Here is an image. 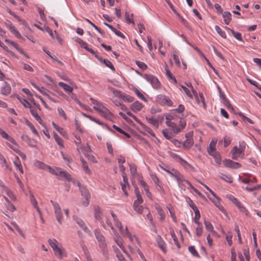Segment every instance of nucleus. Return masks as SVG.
<instances>
[{"label": "nucleus", "instance_id": "f257e3e1", "mask_svg": "<svg viewBox=\"0 0 261 261\" xmlns=\"http://www.w3.org/2000/svg\"><path fill=\"white\" fill-rule=\"evenodd\" d=\"M144 77L152 85L153 88L156 89H159L161 88V84L155 76L151 74H145Z\"/></svg>", "mask_w": 261, "mask_h": 261}, {"label": "nucleus", "instance_id": "f03ea898", "mask_svg": "<svg viewBox=\"0 0 261 261\" xmlns=\"http://www.w3.org/2000/svg\"><path fill=\"white\" fill-rule=\"evenodd\" d=\"M77 185L81 193L82 196H84L86 199V200L83 202V204L85 206H87L89 203L90 194L88 189L82 185L80 182H78Z\"/></svg>", "mask_w": 261, "mask_h": 261}, {"label": "nucleus", "instance_id": "7ed1b4c3", "mask_svg": "<svg viewBox=\"0 0 261 261\" xmlns=\"http://www.w3.org/2000/svg\"><path fill=\"white\" fill-rule=\"evenodd\" d=\"M156 100L161 105L171 106L173 104V102L169 97L163 95H158Z\"/></svg>", "mask_w": 261, "mask_h": 261}, {"label": "nucleus", "instance_id": "20e7f679", "mask_svg": "<svg viewBox=\"0 0 261 261\" xmlns=\"http://www.w3.org/2000/svg\"><path fill=\"white\" fill-rule=\"evenodd\" d=\"M193 132H190L186 135V140L183 143V147L185 149H190L193 145Z\"/></svg>", "mask_w": 261, "mask_h": 261}, {"label": "nucleus", "instance_id": "39448f33", "mask_svg": "<svg viewBox=\"0 0 261 261\" xmlns=\"http://www.w3.org/2000/svg\"><path fill=\"white\" fill-rule=\"evenodd\" d=\"M163 119V117H159L158 118H154L153 116L150 117H146V119L147 122L156 128H158L159 126V122H161Z\"/></svg>", "mask_w": 261, "mask_h": 261}, {"label": "nucleus", "instance_id": "423d86ee", "mask_svg": "<svg viewBox=\"0 0 261 261\" xmlns=\"http://www.w3.org/2000/svg\"><path fill=\"white\" fill-rule=\"evenodd\" d=\"M223 163L225 167L230 168L238 169L241 167V165L240 163L233 162L229 159L224 160Z\"/></svg>", "mask_w": 261, "mask_h": 261}, {"label": "nucleus", "instance_id": "0eeeda50", "mask_svg": "<svg viewBox=\"0 0 261 261\" xmlns=\"http://www.w3.org/2000/svg\"><path fill=\"white\" fill-rule=\"evenodd\" d=\"M245 148V143L244 142H243L241 144H240V148H238L237 146H234L232 149L231 152L232 154H235L240 156L242 154H244Z\"/></svg>", "mask_w": 261, "mask_h": 261}, {"label": "nucleus", "instance_id": "6e6552de", "mask_svg": "<svg viewBox=\"0 0 261 261\" xmlns=\"http://www.w3.org/2000/svg\"><path fill=\"white\" fill-rule=\"evenodd\" d=\"M98 113L107 119L110 120L113 117L112 113L105 107Z\"/></svg>", "mask_w": 261, "mask_h": 261}, {"label": "nucleus", "instance_id": "1a4fd4ad", "mask_svg": "<svg viewBox=\"0 0 261 261\" xmlns=\"http://www.w3.org/2000/svg\"><path fill=\"white\" fill-rule=\"evenodd\" d=\"M94 216L96 219L99 220L101 223L102 225H104L103 222L102 220V211L99 206H95L94 207Z\"/></svg>", "mask_w": 261, "mask_h": 261}, {"label": "nucleus", "instance_id": "9d476101", "mask_svg": "<svg viewBox=\"0 0 261 261\" xmlns=\"http://www.w3.org/2000/svg\"><path fill=\"white\" fill-rule=\"evenodd\" d=\"M156 241L158 247L164 252H166L165 242L161 236L158 235L156 237Z\"/></svg>", "mask_w": 261, "mask_h": 261}, {"label": "nucleus", "instance_id": "9b49d317", "mask_svg": "<svg viewBox=\"0 0 261 261\" xmlns=\"http://www.w3.org/2000/svg\"><path fill=\"white\" fill-rule=\"evenodd\" d=\"M143 107V104L138 101L134 102L130 105V109L134 112L140 111Z\"/></svg>", "mask_w": 261, "mask_h": 261}, {"label": "nucleus", "instance_id": "f8f14e48", "mask_svg": "<svg viewBox=\"0 0 261 261\" xmlns=\"http://www.w3.org/2000/svg\"><path fill=\"white\" fill-rule=\"evenodd\" d=\"M0 135L3 138L7 140L9 142L13 143V144H16V141H15V140L12 137L9 136L5 131L3 130L1 127Z\"/></svg>", "mask_w": 261, "mask_h": 261}, {"label": "nucleus", "instance_id": "ddd939ff", "mask_svg": "<svg viewBox=\"0 0 261 261\" xmlns=\"http://www.w3.org/2000/svg\"><path fill=\"white\" fill-rule=\"evenodd\" d=\"M11 92V87L10 85L7 82L5 83V85L1 89V93L4 95H8Z\"/></svg>", "mask_w": 261, "mask_h": 261}, {"label": "nucleus", "instance_id": "4468645a", "mask_svg": "<svg viewBox=\"0 0 261 261\" xmlns=\"http://www.w3.org/2000/svg\"><path fill=\"white\" fill-rule=\"evenodd\" d=\"M74 219L75 220L76 223L80 226V227L85 232L89 231V230L86 226L85 222L80 218L77 217H74Z\"/></svg>", "mask_w": 261, "mask_h": 261}, {"label": "nucleus", "instance_id": "2eb2a0df", "mask_svg": "<svg viewBox=\"0 0 261 261\" xmlns=\"http://www.w3.org/2000/svg\"><path fill=\"white\" fill-rule=\"evenodd\" d=\"M30 112L35 119L42 125H44L43 121L39 116L36 109L30 108Z\"/></svg>", "mask_w": 261, "mask_h": 261}, {"label": "nucleus", "instance_id": "dca6fc26", "mask_svg": "<svg viewBox=\"0 0 261 261\" xmlns=\"http://www.w3.org/2000/svg\"><path fill=\"white\" fill-rule=\"evenodd\" d=\"M224 21L226 24H229L231 20V14L228 11H224L222 14Z\"/></svg>", "mask_w": 261, "mask_h": 261}, {"label": "nucleus", "instance_id": "f3484780", "mask_svg": "<svg viewBox=\"0 0 261 261\" xmlns=\"http://www.w3.org/2000/svg\"><path fill=\"white\" fill-rule=\"evenodd\" d=\"M34 165L35 167H38L39 169L45 170H47V167L48 166V165L38 160H36L35 161Z\"/></svg>", "mask_w": 261, "mask_h": 261}, {"label": "nucleus", "instance_id": "a211bd4d", "mask_svg": "<svg viewBox=\"0 0 261 261\" xmlns=\"http://www.w3.org/2000/svg\"><path fill=\"white\" fill-rule=\"evenodd\" d=\"M59 85L62 87L64 90L67 93H71L73 91V88L69 86L68 85L60 82L59 83Z\"/></svg>", "mask_w": 261, "mask_h": 261}, {"label": "nucleus", "instance_id": "6ab92c4d", "mask_svg": "<svg viewBox=\"0 0 261 261\" xmlns=\"http://www.w3.org/2000/svg\"><path fill=\"white\" fill-rule=\"evenodd\" d=\"M155 208H156V210H157L158 214L160 216V221L164 220L165 218V213H164V211L163 210L162 208L158 204L155 205Z\"/></svg>", "mask_w": 261, "mask_h": 261}, {"label": "nucleus", "instance_id": "aec40b11", "mask_svg": "<svg viewBox=\"0 0 261 261\" xmlns=\"http://www.w3.org/2000/svg\"><path fill=\"white\" fill-rule=\"evenodd\" d=\"M225 29L228 30L230 31V32L231 33V34H232V35L234 36V37L239 40V41H242L243 42H244V41L242 39V34L239 33V32H234L233 30L228 28V27H225Z\"/></svg>", "mask_w": 261, "mask_h": 261}, {"label": "nucleus", "instance_id": "412c9836", "mask_svg": "<svg viewBox=\"0 0 261 261\" xmlns=\"http://www.w3.org/2000/svg\"><path fill=\"white\" fill-rule=\"evenodd\" d=\"M54 138L58 144V145L59 146L60 148H62L64 147V142L63 140L57 135V134L55 132L53 134Z\"/></svg>", "mask_w": 261, "mask_h": 261}, {"label": "nucleus", "instance_id": "4be33fe9", "mask_svg": "<svg viewBox=\"0 0 261 261\" xmlns=\"http://www.w3.org/2000/svg\"><path fill=\"white\" fill-rule=\"evenodd\" d=\"M7 11L12 16H13L14 18L17 19L19 21L21 22L23 25H27V23L26 21L23 19H22L19 16L17 15L15 13L12 12L10 9L7 8Z\"/></svg>", "mask_w": 261, "mask_h": 261}, {"label": "nucleus", "instance_id": "5701e85b", "mask_svg": "<svg viewBox=\"0 0 261 261\" xmlns=\"http://www.w3.org/2000/svg\"><path fill=\"white\" fill-rule=\"evenodd\" d=\"M216 143V141L212 140L210 143L209 148H207V152L211 155H214V153L215 151Z\"/></svg>", "mask_w": 261, "mask_h": 261}, {"label": "nucleus", "instance_id": "b1692460", "mask_svg": "<svg viewBox=\"0 0 261 261\" xmlns=\"http://www.w3.org/2000/svg\"><path fill=\"white\" fill-rule=\"evenodd\" d=\"M17 98L20 101V102L23 105V106L25 108H32L31 105L29 102L27 100L24 99L22 98L20 96L17 95Z\"/></svg>", "mask_w": 261, "mask_h": 261}, {"label": "nucleus", "instance_id": "393cba45", "mask_svg": "<svg viewBox=\"0 0 261 261\" xmlns=\"http://www.w3.org/2000/svg\"><path fill=\"white\" fill-rule=\"evenodd\" d=\"M133 14L129 15L128 12H125V19L127 23H132L133 25H135V22L133 20Z\"/></svg>", "mask_w": 261, "mask_h": 261}, {"label": "nucleus", "instance_id": "a878e982", "mask_svg": "<svg viewBox=\"0 0 261 261\" xmlns=\"http://www.w3.org/2000/svg\"><path fill=\"white\" fill-rule=\"evenodd\" d=\"M59 176L64 177L66 180L70 181L71 180V176L70 174L64 170L59 171Z\"/></svg>", "mask_w": 261, "mask_h": 261}, {"label": "nucleus", "instance_id": "bb28decb", "mask_svg": "<svg viewBox=\"0 0 261 261\" xmlns=\"http://www.w3.org/2000/svg\"><path fill=\"white\" fill-rule=\"evenodd\" d=\"M61 153L64 160L67 163V165L69 166V164L73 162L71 156L67 154L64 153L63 152H61Z\"/></svg>", "mask_w": 261, "mask_h": 261}, {"label": "nucleus", "instance_id": "cd10ccee", "mask_svg": "<svg viewBox=\"0 0 261 261\" xmlns=\"http://www.w3.org/2000/svg\"><path fill=\"white\" fill-rule=\"evenodd\" d=\"M108 89L110 91L112 92L114 95H115L117 97H119L121 98V97L122 95L121 91H120L119 90H118L112 87H110V86L108 87Z\"/></svg>", "mask_w": 261, "mask_h": 261}, {"label": "nucleus", "instance_id": "c85d7f7f", "mask_svg": "<svg viewBox=\"0 0 261 261\" xmlns=\"http://www.w3.org/2000/svg\"><path fill=\"white\" fill-rule=\"evenodd\" d=\"M121 98H122L123 100L125 102H131L134 100V98L133 96L126 94H122L121 97Z\"/></svg>", "mask_w": 261, "mask_h": 261}, {"label": "nucleus", "instance_id": "c756f323", "mask_svg": "<svg viewBox=\"0 0 261 261\" xmlns=\"http://www.w3.org/2000/svg\"><path fill=\"white\" fill-rule=\"evenodd\" d=\"M215 29L216 31L223 38H226L227 36L224 31H223L218 25H215Z\"/></svg>", "mask_w": 261, "mask_h": 261}, {"label": "nucleus", "instance_id": "7c9ffc66", "mask_svg": "<svg viewBox=\"0 0 261 261\" xmlns=\"http://www.w3.org/2000/svg\"><path fill=\"white\" fill-rule=\"evenodd\" d=\"M219 176L221 179L228 183H231L233 181L232 177L226 174L220 173V174Z\"/></svg>", "mask_w": 261, "mask_h": 261}, {"label": "nucleus", "instance_id": "2f4dec72", "mask_svg": "<svg viewBox=\"0 0 261 261\" xmlns=\"http://www.w3.org/2000/svg\"><path fill=\"white\" fill-rule=\"evenodd\" d=\"M126 237H127L130 242H133L135 240L138 243H139L138 239L135 235H132L128 229H127Z\"/></svg>", "mask_w": 261, "mask_h": 261}, {"label": "nucleus", "instance_id": "473e14b6", "mask_svg": "<svg viewBox=\"0 0 261 261\" xmlns=\"http://www.w3.org/2000/svg\"><path fill=\"white\" fill-rule=\"evenodd\" d=\"M170 234H171L172 238L173 239V240L175 244L176 245L178 249H179L180 248V244H179V242L178 241L177 238L176 236L175 233H174V231L173 230L171 231Z\"/></svg>", "mask_w": 261, "mask_h": 261}, {"label": "nucleus", "instance_id": "72a5a7b5", "mask_svg": "<svg viewBox=\"0 0 261 261\" xmlns=\"http://www.w3.org/2000/svg\"><path fill=\"white\" fill-rule=\"evenodd\" d=\"M204 223L205 224V228L210 232H215L214 230V227L212 223L206 220H204Z\"/></svg>", "mask_w": 261, "mask_h": 261}, {"label": "nucleus", "instance_id": "f704fd0d", "mask_svg": "<svg viewBox=\"0 0 261 261\" xmlns=\"http://www.w3.org/2000/svg\"><path fill=\"white\" fill-rule=\"evenodd\" d=\"M95 236L98 242L103 241L105 240L104 236L98 231L95 230L94 231Z\"/></svg>", "mask_w": 261, "mask_h": 261}, {"label": "nucleus", "instance_id": "c9c22d12", "mask_svg": "<svg viewBox=\"0 0 261 261\" xmlns=\"http://www.w3.org/2000/svg\"><path fill=\"white\" fill-rule=\"evenodd\" d=\"M55 213L56 215V219L57 220V221H58V222L60 224H62V220L63 218V215H62V213L61 212V210L59 211H56V212H55Z\"/></svg>", "mask_w": 261, "mask_h": 261}, {"label": "nucleus", "instance_id": "e433bc0d", "mask_svg": "<svg viewBox=\"0 0 261 261\" xmlns=\"http://www.w3.org/2000/svg\"><path fill=\"white\" fill-rule=\"evenodd\" d=\"M188 250L194 256L200 257L198 253L196 250L195 247L194 246H189L188 248Z\"/></svg>", "mask_w": 261, "mask_h": 261}, {"label": "nucleus", "instance_id": "4c0bfd02", "mask_svg": "<svg viewBox=\"0 0 261 261\" xmlns=\"http://www.w3.org/2000/svg\"><path fill=\"white\" fill-rule=\"evenodd\" d=\"M11 33H12L13 34L15 35L16 37H17L18 38H21L22 36L20 34V33L17 30L15 26L11 27L10 29Z\"/></svg>", "mask_w": 261, "mask_h": 261}, {"label": "nucleus", "instance_id": "58836bf2", "mask_svg": "<svg viewBox=\"0 0 261 261\" xmlns=\"http://www.w3.org/2000/svg\"><path fill=\"white\" fill-rule=\"evenodd\" d=\"M134 91L140 99H142L144 101H147V99L144 96L143 94H142L138 89L135 88L134 89Z\"/></svg>", "mask_w": 261, "mask_h": 261}, {"label": "nucleus", "instance_id": "ea45409f", "mask_svg": "<svg viewBox=\"0 0 261 261\" xmlns=\"http://www.w3.org/2000/svg\"><path fill=\"white\" fill-rule=\"evenodd\" d=\"M48 243L53 250H55L56 248L58 247V242L55 239H49Z\"/></svg>", "mask_w": 261, "mask_h": 261}, {"label": "nucleus", "instance_id": "a19ab883", "mask_svg": "<svg viewBox=\"0 0 261 261\" xmlns=\"http://www.w3.org/2000/svg\"><path fill=\"white\" fill-rule=\"evenodd\" d=\"M55 253L57 257L61 259L62 258L63 256V253L62 252V250L59 247L55 249V250H54Z\"/></svg>", "mask_w": 261, "mask_h": 261}, {"label": "nucleus", "instance_id": "79ce46f5", "mask_svg": "<svg viewBox=\"0 0 261 261\" xmlns=\"http://www.w3.org/2000/svg\"><path fill=\"white\" fill-rule=\"evenodd\" d=\"M103 63L105 64V65L109 68H110L112 70L115 71V69L113 64L107 59H103Z\"/></svg>", "mask_w": 261, "mask_h": 261}, {"label": "nucleus", "instance_id": "37998d69", "mask_svg": "<svg viewBox=\"0 0 261 261\" xmlns=\"http://www.w3.org/2000/svg\"><path fill=\"white\" fill-rule=\"evenodd\" d=\"M104 107L105 106L101 102L98 101L96 103V105L93 107V109L99 113L100 110L104 108Z\"/></svg>", "mask_w": 261, "mask_h": 261}, {"label": "nucleus", "instance_id": "c03bdc74", "mask_svg": "<svg viewBox=\"0 0 261 261\" xmlns=\"http://www.w3.org/2000/svg\"><path fill=\"white\" fill-rule=\"evenodd\" d=\"M175 179L179 183V184H180V182H186V181L187 180L185 178L184 176L182 175H181L179 172H178L175 177Z\"/></svg>", "mask_w": 261, "mask_h": 261}, {"label": "nucleus", "instance_id": "a18cd8bd", "mask_svg": "<svg viewBox=\"0 0 261 261\" xmlns=\"http://www.w3.org/2000/svg\"><path fill=\"white\" fill-rule=\"evenodd\" d=\"M166 119L167 120L166 122V124L168 126H174L175 125V123L171 122V116L170 115L167 116L166 117Z\"/></svg>", "mask_w": 261, "mask_h": 261}, {"label": "nucleus", "instance_id": "49530a36", "mask_svg": "<svg viewBox=\"0 0 261 261\" xmlns=\"http://www.w3.org/2000/svg\"><path fill=\"white\" fill-rule=\"evenodd\" d=\"M58 112L60 116L63 117L64 120H67V118L66 115L62 108H58Z\"/></svg>", "mask_w": 261, "mask_h": 261}, {"label": "nucleus", "instance_id": "de8ad7c7", "mask_svg": "<svg viewBox=\"0 0 261 261\" xmlns=\"http://www.w3.org/2000/svg\"><path fill=\"white\" fill-rule=\"evenodd\" d=\"M135 62L137 65L142 70H145L147 68V65L144 62L139 61H136Z\"/></svg>", "mask_w": 261, "mask_h": 261}, {"label": "nucleus", "instance_id": "09e8293b", "mask_svg": "<svg viewBox=\"0 0 261 261\" xmlns=\"http://www.w3.org/2000/svg\"><path fill=\"white\" fill-rule=\"evenodd\" d=\"M238 114H239V115L240 117H242V118L243 119V120L247 121V122H248L250 124H253L254 123V122H253V120H252L249 118L245 116L243 113L240 112V113H239Z\"/></svg>", "mask_w": 261, "mask_h": 261}, {"label": "nucleus", "instance_id": "8fccbe9b", "mask_svg": "<svg viewBox=\"0 0 261 261\" xmlns=\"http://www.w3.org/2000/svg\"><path fill=\"white\" fill-rule=\"evenodd\" d=\"M162 134L165 138L168 140H170L172 138V136L171 134H169L166 129L162 130Z\"/></svg>", "mask_w": 261, "mask_h": 261}, {"label": "nucleus", "instance_id": "3c124183", "mask_svg": "<svg viewBox=\"0 0 261 261\" xmlns=\"http://www.w3.org/2000/svg\"><path fill=\"white\" fill-rule=\"evenodd\" d=\"M130 173L132 175H135L137 173V167L134 164H129Z\"/></svg>", "mask_w": 261, "mask_h": 261}, {"label": "nucleus", "instance_id": "603ef678", "mask_svg": "<svg viewBox=\"0 0 261 261\" xmlns=\"http://www.w3.org/2000/svg\"><path fill=\"white\" fill-rule=\"evenodd\" d=\"M231 139L230 137L225 136L224 137V146L225 147L228 146L231 143Z\"/></svg>", "mask_w": 261, "mask_h": 261}, {"label": "nucleus", "instance_id": "864d4df0", "mask_svg": "<svg viewBox=\"0 0 261 261\" xmlns=\"http://www.w3.org/2000/svg\"><path fill=\"white\" fill-rule=\"evenodd\" d=\"M111 229L113 230V231L114 232V234H115L114 240H115V242L118 241V240H120V241L122 240V239L119 236V235L118 234L116 230L114 228L113 226L111 227Z\"/></svg>", "mask_w": 261, "mask_h": 261}, {"label": "nucleus", "instance_id": "5fc2aeb1", "mask_svg": "<svg viewBox=\"0 0 261 261\" xmlns=\"http://www.w3.org/2000/svg\"><path fill=\"white\" fill-rule=\"evenodd\" d=\"M243 253H244V255L246 259V260L247 261H249V259H250V255H249V248H245L244 250H243Z\"/></svg>", "mask_w": 261, "mask_h": 261}, {"label": "nucleus", "instance_id": "6e6d98bb", "mask_svg": "<svg viewBox=\"0 0 261 261\" xmlns=\"http://www.w3.org/2000/svg\"><path fill=\"white\" fill-rule=\"evenodd\" d=\"M47 170H48L50 173H51L53 175H55L56 176H59V171H56L55 169L52 168L49 166H48Z\"/></svg>", "mask_w": 261, "mask_h": 261}, {"label": "nucleus", "instance_id": "4d7b16f0", "mask_svg": "<svg viewBox=\"0 0 261 261\" xmlns=\"http://www.w3.org/2000/svg\"><path fill=\"white\" fill-rule=\"evenodd\" d=\"M229 198L236 206L240 205L241 202L233 196L229 195Z\"/></svg>", "mask_w": 261, "mask_h": 261}, {"label": "nucleus", "instance_id": "13d9d810", "mask_svg": "<svg viewBox=\"0 0 261 261\" xmlns=\"http://www.w3.org/2000/svg\"><path fill=\"white\" fill-rule=\"evenodd\" d=\"M116 243L120 247V248L122 249V250L129 257V256L128 255V253H127V252L125 250L124 247L123 246V245L122 240L121 241L118 240V241L116 242Z\"/></svg>", "mask_w": 261, "mask_h": 261}, {"label": "nucleus", "instance_id": "bf43d9fd", "mask_svg": "<svg viewBox=\"0 0 261 261\" xmlns=\"http://www.w3.org/2000/svg\"><path fill=\"white\" fill-rule=\"evenodd\" d=\"M203 228L202 226H197L196 228V235L200 237L202 234Z\"/></svg>", "mask_w": 261, "mask_h": 261}, {"label": "nucleus", "instance_id": "052dcab7", "mask_svg": "<svg viewBox=\"0 0 261 261\" xmlns=\"http://www.w3.org/2000/svg\"><path fill=\"white\" fill-rule=\"evenodd\" d=\"M27 143L29 146L33 147H36L37 144V142L35 140L31 139L30 138L29 139V140L28 141Z\"/></svg>", "mask_w": 261, "mask_h": 261}, {"label": "nucleus", "instance_id": "680f3d73", "mask_svg": "<svg viewBox=\"0 0 261 261\" xmlns=\"http://www.w3.org/2000/svg\"><path fill=\"white\" fill-rule=\"evenodd\" d=\"M50 202L52 203L53 206H54L55 212H56V211H59L61 210L59 204L57 202H55L51 200Z\"/></svg>", "mask_w": 261, "mask_h": 261}, {"label": "nucleus", "instance_id": "e2e57ef3", "mask_svg": "<svg viewBox=\"0 0 261 261\" xmlns=\"http://www.w3.org/2000/svg\"><path fill=\"white\" fill-rule=\"evenodd\" d=\"M5 193L11 199L16 200L15 196L9 189H8V190L7 191H6Z\"/></svg>", "mask_w": 261, "mask_h": 261}, {"label": "nucleus", "instance_id": "0e129e2a", "mask_svg": "<svg viewBox=\"0 0 261 261\" xmlns=\"http://www.w3.org/2000/svg\"><path fill=\"white\" fill-rule=\"evenodd\" d=\"M14 164L15 167H16V168L19 170V171H20V172L21 174H22L23 173V171L22 169V167L21 164L20 163V162H14Z\"/></svg>", "mask_w": 261, "mask_h": 261}, {"label": "nucleus", "instance_id": "69168bd1", "mask_svg": "<svg viewBox=\"0 0 261 261\" xmlns=\"http://www.w3.org/2000/svg\"><path fill=\"white\" fill-rule=\"evenodd\" d=\"M134 209L139 214H141L143 211V207L141 205L138 206L135 205Z\"/></svg>", "mask_w": 261, "mask_h": 261}, {"label": "nucleus", "instance_id": "338daca9", "mask_svg": "<svg viewBox=\"0 0 261 261\" xmlns=\"http://www.w3.org/2000/svg\"><path fill=\"white\" fill-rule=\"evenodd\" d=\"M116 226L119 229L120 233L123 232V228L122 225L121 223L119 221V220H117L116 222H115Z\"/></svg>", "mask_w": 261, "mask_h": 261}, {"label": "nucleus", "instance_id": "774afa93", "mask_svg": "<svg viewBox=\"0 0 261 261\" xmlns=\"http://www.w3.org/2000/svg\"><path fill=\"white\" fill-rule=\"evenodd\" d=\"M236 253L234 251V248H232L231 249V261H236Z\"/></svg>", "mask_w": 261, "mask_h": 261}]
</instances>
